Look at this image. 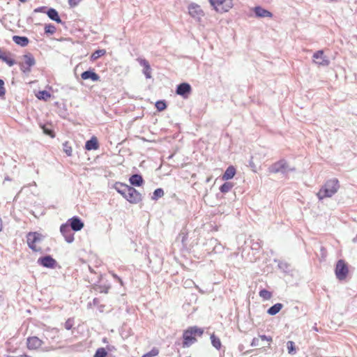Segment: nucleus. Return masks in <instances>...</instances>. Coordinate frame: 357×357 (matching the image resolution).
Instances as JSON below:
<instances>
[{
  "instance_id": "f257e3e1",
  "label": "nucleus",
  "mask_w": 357,
  "mask_h": 357,
  "mask_svg": "<svg viewBox=\"0 0 357 357\" xmlns=\"http://www.w3.org/2000/svg\"><path fill=\"white\" fill-rule=\"evenodd\" d=\"M204 330L196 326H191L184 331L183 334V346L189 347L197 341V337H201L203 335Z\"/></svg>"
},
{
  "instance_id": "f03ea898",
  "label": "nucleus",
  "mask_w": 357,
  "mask_h": 357,
  "mask_svg": "<svg viewBox=\"0 0 357 357\" xmlns=\"http://www.w3.org/2000/svg\"><path fill=\"white\" fill-rule=\"evenodd\" d=\"M339 188L338 181L335 178L328 181L317 193L319 199L326 197H331Z\"/></svg>"
},
{
  "instance_id": "7ed1b4c3",
  "label": "nucleus",
  "mask_w": 357,
  "mask_h": 357,
  "mask_svg": "<svg viewBox=\"0 0 357 357\" xmlns=\"http://www.w3.org/2000/svg\"><path fill=\"white\" fill-rule=\"evenodd\" d=\"M213 9L219 13L228 12L233 7V0H208Z\"/></svg>"
},
{
  "instance_id": "20e7f679",
  "label": "nucleus",
  "mask_w": 357,
  "mask_h": 357,
  "mask_svg": "<svg viewBox=\"0 0 357 357\" xmlns=\"http://www.w3.org/2000/svg\"><path fill=\"white\" fill-rule=\"evenodd\" d=\"M44 344V342L36 336L27 339V347L31 350L49 351L51 349Z\"/></svg>"
},
{
  "instance_id": "39448f33",
  "label": "nucleus",
  "mask_w": 357,
  "mask_h": 357,
  "mask_svg": "<svg viewBox=\"0 0 357 357\" xmlns=\"http://www.w3.org/2000/svg\"><path fill=\"white\" fill-rule=\"evenodd\" d=\"M26 238L29 248L34 251H38L40 248L37 247V244L43 240V235L38 232H30L27 234Z\"/></svg>"
},
{
  "instance_id": "423d86ee",
  "label": "nucleus",
  "mask_w": 357,
  "mask_h": 357,
  "mask_svg": "<svg viewBox=\"0 0 357 357\" xmlns=\"http://www.w3.org/2000/svg\"><path fill=\"white\" fill-rule=\"evenodd\" d=\"M313 62L319 66H328L330 64L328 58L324 55L323 50L315 52L312 56Z\"/></svg>"
},
{
  "instance_id": "0eeeda50",
  "label": "nucleus",
  "mask_w": 357,
  "mask_h": 357,
  "mask_svg": "<svg viewBox=\"0 0 357 357\" xmlns=\"http://www.w3.org/2000/svg\"><path fill=\"white\" fill-rule=\"evenodd\" d=\"M294 169L289 168L287 163L284 160H280L269 167L271 173H286L288 171H292Z\"/></svg>"
},
{
  "instance_id": "6e6552de",
  "label": "nucleus",
  "mask_w": 357,
  "mask_h": 357,
  "mask_svg": "<svg viewBox=\"0 0 357 357\" xmlns=\"http://www.w3.org/2000/svg\"><path fill=\"white\" fill-rule=\"evenodd\" d=\"M188 13L192 17L197 21H200L204 15V13L200 6L196 3H190L189 5Z\"/></svg>"
},
{
  "instance_id": "1a4fd4ad",
  "label": "nucleus",
  "mask_w": 357,
  "mask_h": 357,
  "mask_svg": "<svg viewBox=\"0 0 357 357\" xmlns=\"http://www.w3.org/2000/svg\"><path fill=\"white\" fill-rule=\"evenodd\" d=\"M125 199L132 204H137L142 199L140 193L131 186L127 190Z\"/></svg>"
},
{
  "instance_id": "9d476101",
  "label": "nucleus",
  "mask_w": 357,
  "mask_h": 357,
  "mask_svg": "<svg viewBox=\"0 0 357 357\" xmlns=\"http://www.w3.org/2000/svg\"><path fill=\"white\" fill-rule=\"evenodd\" d=\"M348 273V268L346 264L342 260H339L335 268V274L339 280H343Z\"/></svg>"
},
{
  "instance_id": "9b49d317",
  "label": "nucleus",
  "mask_w": 357,
  "mask_h": 357,
  "mask_svg": "<svg viewBox=\"0 0 357 357\" xmlns=\"http://www.w3.org/2000/svg\"><path fill=\"white\" fill-rule=\"evenodd\" d=\"M35 64V59L31 54H25L22 61V69L24 72H29V68Z\"/></svg>"
},
{
  "instance_id": "f8f14e48",
  "label": "nucleus",
  "mask_w": 357,
  "mask_h": 357,
  "mask_svg": "<svg viewBox=\"0 0 357 357\" xmlns=\"http://www.w3.org/2000/svg\"><path fill=\"white\" fill-rule=\"evenodd\" d=\"M60 231L68 243H70L74 241L73 234L71 233V228L68 224L62 225L60 227Z\"/></svg>"
},
{
  "instance_id": "ddd939ff",
  "label": "nucleus",
  "mask_w": 357,
  "mask_h": 357,
  "mask_svg": "<svg viewBox=\"0 0 357 357\" xmlns=\"http://www.w3.org/2000/svg\"><path fill=\"white\" fill-rule=\"evenodd\" d=\"M272 341V338L271 337H267L266 335H259L257 337H255L252 342V346L253 347H265V342L268 344Z\"/></svg>"
},
{
  "instance_id": "4468645a",
  "label": "nucleus",
  "mask_w": 357,
  "mask_h": 357,
  "mask_svg": "<svg viewBox=\"0 0 357 357\" xmlns=\"http://www.w3.org/2000/svg\"><path fill=\"white\" fill-rule=\"evenodd\" d=\"M38 262L47 268H54L56 261L50 256L39 258Z\"/></svg>"
},
{
  "instance_id": "2eb2a0df",
  "label": "nucleus",
  "mask_w": 357,
  "mask_h": 357,
  "mask_svg": "<svg viewBox=\"0 0 357 357\" xmlns=\"http://www.w3.org/2000/svg\"><path fill=\"white\" fill-rule=\"evenodd\" d=\"M191 91V86L187 83H183L178 86L176 93L183 97H187Z\"/></svg>"
},
{
  "instance_id": "dca6fc26",
  "label": "nucleus",
  "mask_w": 357,
  "mask_h": 357,
  "mask_svg": "<svg viewBox=\"0 0 357 357\" xmlns=\"http://www.w3.org/2000/svg\"><path fill=\"white\" fill-rule=\"evenodd\" d=\"M69 222H70V227L75 231H79L84 227V223L78 218H73L69 220Z\"/></svg>"
},
{
  "instance_id": "f3484780",
  "label": "nucleus",
  "mask_w": 357,
  "mask_h": 357,
  "mask_svg": "<svg viewBox=\"0 0 357 357\" xmlns=\"http://www.w3.org/2000/svg\"><path fill=\"white\" fill-rule=\"evenodd\" d=\"M255 13L257 17H272L273 14L268 11V10H266L260 6H257L254 9Z\"/></svg>"
},
{
  "instance_id": "a211bd4d",
  "label": "nucleus",
  "mask_w": 357,
  "mask_h": 357,
  "mask_svg": "<svg viewBox=\"0 0 357 357\" xmlns=\"http://www.w3.org/2000/svg\"><path fill=\"white\" fill-rule=\"evenodd\" d=\"M137 61H139V64L144 67L143 73L146 77L150 79L151 77V69L149 62L144 59H138Z\"/></svg>"
},
{
  "instance_id": "6ab92c4d",
  "label": "nucleus",
  "mask_w": 357,
  "mask_h": 357,
  "mask_svg": "<svg viewBox=\"0 0 357 357\" xmlns=\"http://www.w3.org/2000/svg\"><path fill=\"white\" fill-rule=\"evenodd\" d=\"M81 77L83 79H91L93 82L100 80V77L95 72L87 70L82 73Z\"/></svg>"
},
{
  "instance_id": "aec40b11",
  "label": "nucleus",
  "mask_w": 357,
  "mask_h": 357,
  "mask_svg": "<svg viewBox=\"0 0 357 357\" xmlns=\"http://www.w3.org/2000/svg\"><path fill=\"white\" fill-rule=\"evenodd\" d=\"M85 149L88 151L98 149V144L96 137H93L90 140L87 141L85 144Z\"/></svg>"
},
{
  "instance_id": "412c9836",
  "label": "nucleus",
  "mask_w": 357,
  "mask_h": 357,
  "mask_svg": "<svg viewBox=\"0 0 357 357\" xmlns=\"http://www.w3.org/2000/svg\"><path fill=\"white\" fill-rule=\"evenodd\" d=\"M236 174V169L234 167L229 166L226 169L225 174L222 176V180L227 181L232 178Z\"/></svg>"
},
{
  "instance_id": "4be33fe9",
  "label": "nucleus",
  "mask_w": 357,
  "mask_h": 357,
  "mask_svg": "<svg viewBox=\"0 0 357 357\" xmlns=\"http://www.w3.org/2000/svg\"><path fill=\"white\" fill-rule=\"evenodd\" d=\"M13 40L16 44L22 47H25L29 43V39L24 36H15L13 37Z\"/></svg>"
},
{
  "instance_id": "5701e85b",
  "label": "nucleus",
  "mask_w": 357,
  "mask_h": 357,
  "mask_svg": "<svg viewBox=\"0 0 357 357\" xmlns=\"http://www.w3.org/2000/svg\"><path fill=\"white\" fill-rule=\"evenodd\" d=\"M47 14L51 20H52L56 22H61V20L59 16L58 12L55 9H54V8L49 9Z\"/></svg>"
},
{
  "instance_id": "b1692460",
  "label": "nucleus",
  "mask_w": 357,
  "mask_h": 357,
  "mask_svg": "<svg viewBox=\"0 0 357 357\" xmlns=\"http://www.w3.org/2000/svg\"><path fill=\"white\" fill-rule=\"evenodd\" d=\"M130 182L133 185L140 186L143 182V179L141 176L134 174L130 178Z\"/></svg>"
},
{
  "instance_id": "393cba45",
  "label": "nucleus",
  "mask_w": 357,
  "mask_h": 357,
  "mask_svg": "<svg viewBox=\"0 0 357 357\" xmlns=\"http://www.w3.org/2000/svg\"><path fill=\"white\" fill-rule=\"evenodd\" d=\"M282 308L281 303H276L268 310V313L271 315H275L278 313Z\"/></svg>"
},
{
  "instance_id": "a878e982",
  "label": "nucleus",
  "mask_w": 357,
  "mask_h": 357,
  "mask_svg": "<svg viewBox=\"0 0 357 357\" xmlns=\"http://www.w3.org/2000/svg\"><path fill=\"white\" fill-rule=\"evenodd\" d=\"M287 349L288 351V354L289 355H295L296 354V347L295 344L292 341H288L287 342Z\"/></svg>"
},
{
  "instance_id": "bb28decb",
  "label": "nucleus",
  "mask_w": 357,
  "mask_h": 357,
  "mask_svg": "<svg viewBox=\"0 0 357 357\" xmlns=\"http://www.w3.org/2000/svg\"><path fill=\"white\" fill-rule=\"evenodd\" d=\"M63 151L68 156L73 155V148L68 142L63 144Z\"/></svg>"
},
{
  "instance_id": "cd10ccee",
  "label": "nucleus",
  "mask_w": 357,
  "mask_h": 357,
  "mask_svg": "<svg viewBox=\"0 0 357 357\" xmlns=\"http://www.w3.org/2000/svg\"><path fill=\"white\" fill-rule=\"evenodd\" d=\"M234 185L231 182L225 183L220 188V191L223 193L228 192L233 188Z\"/></svg>"
},
{
  "instance_id": "c85d7f7f",
  "label": "nucleus",
  "mask_w": 357,
  "mask_h": 357,
  "mask_svg": "<svg viewBox=\"0 0 357 357\" xmlns=\"http://www.w3.org/2000/svg\"><path fill=\"white\" fill-rule=\"evenodd\" d=\"M36 97L40 100H47L50 98V93L46 91H41L38 93Z\"/></svg>"
},
{
  "instance_id": "c756f323",
  "label": "nucleus",
  "mask_w": 357,
  "mask_h": 357,
  "mask_svg": "<svg viewBox=\"0 0 357 357\" xmlns=\"http://www.w3.org/2000/svg\"><path fill=\"white\" fill-rule=\"evenodd\" d=\"M211 343L213 346L216 348L219 349L221 346V342L218 337H217L215 335H211Z\"/></svg>"
},
{
  "instance_id": "7c9ffc66",
  "label": "nucleus",
  "mask_w": 357,
  "mask_h": 357,
  "mask_svg": "<svg viewBox=\"0 0 357 357\" xmlns=\"http://www.w3.org/2000/svg\"><path fill=\"white\" fill-rule=\"evenodd\" d=\"M106 53V51L105 50H96L95 52H93L91 55V59L92 60H96L97 59H98L99 57L103 56L104 54H105Z\"/></svg>"
},
{
  "instance_id": "2f4dec72",
  "label": "nucleus",
  "mask_w": 357,
  "mask_h": 357,
  "mask_svg": "<svg viewBox=\"0 0 357 357\" xmlns=\"http://www.w3.org/2000/svg\"><path fill=\"white\" fill-rule=\"evenodd\" d=\"M259 296L264 300H269L272 295L271 293L266 289H262L259 291Z\"/></svg>"
},
{
  "instance_id": "473e14b6",
  "label": "nucleus",
  "mask_w": 357,
  "mask_h": 357,
  "mask_svg": "<svg viewBox=\"0 0 357 357\" xmlns=\"http://www.w3.org/2000/svg\"><path fill=\"white\" fill-rule=\"evenodd\" d=\"M164 195V192L161 188H158L155 190L153 193L152 199H158L160 197H162Z\"/></svg>"
},
{
  "instance_id": "72a5a7b5",
  "label": "nucleus",
  "mask_w": 357,
  "mask_h": 357,
  "mask_svg": "<svg viewBox=\"0 0 357 357\" xmlns=\"http://www.w3.org/2000/svg\"><path fill=\"white\" fill-rule=\"evenodd\" d=\"M107 355V351L105 348H99L93 357H105Z\"/></svg>"
},
{
  "instance_id": "f704fd0d",
  "label": "nucleus",
  "mask_w": 357,
  "mask_h": 357,
  "mask_svg": "<svg viewBox=\"0 0 357 357\" xmlns=\"http://www.w3.org/2000/svg\"><path fill=\"white\" fill-rule=\"evenodd\" d=\"M159 354V351L158 349H153L150 352L144 354L142 357H154L158 356Z\"/></svg>"
},
{
  "instance_id": "c9c22d12",
  "label": "nucleus",
  "mask_w": 357,
  "mask_h": 357,
  "mask_svg": "<svg viewBox=\"0 0 357 357\" xmlns=\"http://www.w3.org/2000/svg\"><path fill=\"white\" fill-rule=\"evenodd\" d=\"M45 31L47 33L53 34L56 31V28L54 25L47 24L45 25Z\"/></svg>"
},
{
  "instance_id": "e433bc0d",
  "label": "nucleus",
  "mask_w": 357,
  "mask_h": 357,
  "mask_svg": "<svg viewBox=\"0 0 357 357\" xmlns=\"http://www.w3.org/2000/svg\"><path fill=\"white\" fill-rule=\"evenodd\" d=\"M155 107L158 111H162L166 108V104L164 101H158L155 103Z\"/></svg>"
},
{
  "instance_id": "4c0bfd02",
  "label": "nucleus",
  "mask_w": 357,
  "mask_h": 357,
  "mask_svg": "<svg viewBox=\"0 0 357 357\" xmlns=\"http://www.w3.org/2000/svg\"><path fill=\"white\" fill-rule=\"evenodd\" d=\"M42 129H43V132H44L45 135H47L50 136L51 137H54V133H53V131H52L51 129H50V128H48L45 127V126H42Z\"/></svg>"
},
{
  "instance_id": "58836bf2",
  "label": "nucleus",
  "mask_w": 357,
  "mask_h": 357,
  "mask_svg": "<svg viewBox=\"0 0 357 357\" xmlns=\"http://www.w3.org/2000/svg\"><path fill=\"white\" fill-rule=\"evenodd\" d=\"M127 185H126V184H123V183H116L114 185V188L119 192V190H123V188L125 189V187L127 186Z\"/></svg>"
},
{
  "instance_id": "ea45409f",
  "label": "nucleus",
  "mask_w": 357,
  "mask_h": 357,
  "mask_svg": "<svg viewBox=\"0 0 357 357\" xmlns=\"http://www.w3.org/2000/svg\"><path fill=\"white\" fill-rule=\"evenodd\" d=\"M82 0H68V3L71 7H75Z\"/></svg>"
},
{
  "instance_id": "a19ab883",
  "label": "nucleus",
  "mask_w": 357,
  "mask_h": 357,
  "mask_svg": "<svg viewBox=\"0 0 357 357\" xmlns=\"http://www.w3.org/2000/svg\"><path fill=\"white\" fill-rule=\"evenodd\" d=\"M73 323L72 321V320L70 319H68L66 321L65 323V328L67 329V330H70L73 327Z\"/></svg>"
},
{
  "instance_id": "79ce46f5",
  "label": "nucleus",
  "mask_w": 357,
  "mask_h": 357,
  "mask_svg": "<svg viewBox=\"0 0 357 357\" xmlns=\"http://www.w3.org/2000/svg\"><path fill=\"white\" fill-rule=\"evenodd\" d=\"M129 188H130L129 185L126 186L125 189L123 188V190H119V193H120L125 198L126 193H127V190L129 189Z\"/></svg>"
},
{
  "instance_id": "37998d69",
  "label": "nucleus",
  "mask_w": 357,
  "mask_h": 357,
  "mask_svg": "<svg viewBox=\"0 0 357 357\" xmlns=\"http://www.w3.org/2000/svg\"><path fill=\"white\" fill-rule=\"evenodd\" d=\"M5 94V89L3 85H0V96H2Z\"/></svg>"
},
{
  "instance_id": "c03bdc74",
  "label": "nucleus",
  "mask_w": 357,
  "mask_h": 357,
  "mask_svg": "<svg viewBox=\"0 0 357 357\" xmlns=\"http://www.w3.org/2000/svg\"><path fill=\"white\" fill-rule=\"evenodd\" d=\"M192 283H193V282L191 280H186L184 284H185V285L190 286Z\"/></svg>"
},
{
  "instance_id": "a18cd8bd",
  "label": "nucleus",
  "mask_w": 357,
  "mask_h": 357,
  "mask_svg": "<svg viewBox=\"0 0 357 357\" xmlns=\"http://www.w3.org/2000/svg\"><path fill=\"white\" fill-rule=\"evenodd\" d=\"M7 63L10 66H12L13 64H14V61L13 60H8L7 61Z\"/></svg>"
},
{
  "instance_id": "49530a36",
  "label": "nucleus",
  "mask_w": 357,
  "mask_h": 357,
  "mask_svg": "<svg viewBox=\"0 0 357 357\" xmlns=\"http://www.w3.org/2000/svg\"><path fill=\"white\" fill-rule=\"evenodd\" d=\"M211 177L210 176V177H208V178H206V183H209V182L211 181Z\"/></svg>"
},
{
  "instance_id": "de8ad7c7",
  "label": "nucleus",
  "mask_w": 357,
  "mask_h": 357,
  "mask_svg": "<svg viewBox=\"0 0 357 357\" xmlns=\"http://www.w3.org/2000/svg\"><path fill=\"white\" fill-rule=\"evenodd\" d=\"M2 229H3L2 222H1V220H0V231H2Z\"/></svg>"
},
{
  "instance_id": "09e8293b",
  "label": "nucleus",
  "mask_w": 357,
  "mask_h": 357,
  "mask_svg": "<svg viewBox=\"0 0 357 357\" xmlns=\"http://www.w3.org/2000/svg\"><path fill=\"white\" fill-rule=\"evenodd\" d=\"M4 82L2 79H0V85H3Z\"/></svg>"
},
{
  "instance_id": "8fccbe9b",
  "label": "nucleus",
  "mask_w": 357,
  "mask_h": 357,
  "mask_svg": "<svg viewBox=\"0 0 357 357\" xmlns=\"http://www.w3.org/2000/svg\"><path fill=\"white\" fill-rule=\"evenodd\" d=\"M354 242H357V236L354 238Z\"/></svg>"
},
{
  "instance_id": "3c124183",
  "label": "nucleus",
  "mask_w": 357,
  "mask_h": 357,
  "mask_svg": "<svg viewBox=\"0 0 357 357\" xmlns=\"http://www.w3.org/2000/svg\"><path fill=\"white\" fill-rule=\"evenodd\" d=\"M52 331L55 332V333H56L58 332L57 330H56V329H52Z\"/></svg>"
},
{
  "instance_id": "603ef678",
  "label": "nucleus",
  "mask_w": 357,
  "mask_h": 357,
  "mask_svg": "<svg viewBox=\"0 0 357 357\" xmlns=\"http://www.w3.org/2000/svg\"><path fill=\"white\" fill-rule=\"evenodd\" d=\"M20 1L21 2H22V3H24V2H26L27 0H20Z\"/></svg>"
},
{
  "instance_id": "864d4df0",
  "label": "nucleus",
  "mask_w": 357,
  "mask_h": 357,
  "mask_svg": "<svg viewBox=\"0 0 357 357\" xmlns=\"http://www.w3.org/2000/svg\"><path fill=\"white\" fill-rule=\"evenodd\" d=\"M5 181H10V178H9L8 177H6V178H5Z\"/></svg>"
},
{
  "instance_id": "5fc2aeb1",
  "label": "nucleus",
  "mask_w": 357,
  "mask_h": 357,
  "mask_svg": "<svg viewBox=\"0 0 357 357\" xmlns=\"http://www.w3.org/2000/svg\"><path fill=\"white\" fill-rule=\"evenodd\" d=\"M118 280H119V281L121 282V284H122V281H121V280L120 278H118Z\"/></svg>"
},
{
  "instance_id": "6e6d98bb",
  "label": "nucleus",
  "mask_w": 357,
  "mask_h": 357,
  "mask_svg": "<svg viewBox=\"0 0 357 357\" xmlns=\"http://www.w3.org/2000/svg\"><path fill=\"white\" fill-rule=\"evenodd\" d=\"M39 10H40V9H39V8H38V9H36V10H35V11H36V12H38V11H39Z\"/></svg>"
},
{
  "instance_id": "4d7b16f0",
  "label": "nucleus",
  "mask_w": 357,
  "mask_h": 357,
  "mask_svg": "<svg viewBox=\"0 0 357 357\" xmlns=\"http://www.w3.org/2000/svg\"><path fill=\"white\" fill-rule=\"evenodd\" d=\"M107 349V350H109V351H110V350H111V348H110V347H108Z\"/></svg>"
}]
</instances>
